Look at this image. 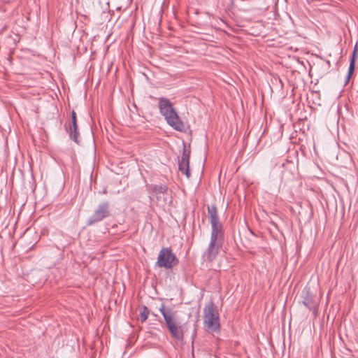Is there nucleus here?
Masks as SVG:
<instances>
[{"label": "nucleus", "mask_w": 358, "mask_h": 358, "mask_svg": "<svg viewBox=\"0 0 358 358\" xmlns=\"http://www.w3.org/2000/svg\"><path fill=\"white\" fill-rule=\"evenodd\" d=\"M208 216L211 225L210 243L202 255L204 261L213 262L220 252L224 242L223 226L220 222L218 210L215 204L207 206Z\"/></svg>", "instance_id": "1"}, {"label": "nucleus", "mask_w": 358, "mask_h": 358, "mask_svg": "<svg viewBox=\"0 0 358 358\" xmlns=\"http://www.w3.org/2000/svg\"><path fill=\"white\" fill-rule=\"evenodd\" d=\"M158 106L161 115L164 117L168 124L176 131H182L184 129V124L180 120L170 100L164 97L159 98Z\"/></svg>", "instance_id": "2"}, {"label": "nucleus", "mask_w": 358, "mask_h": 358, "mask_svg": "<svg viewBox=\"0 0 358 358\" xmlns=\"http://www.w3.org/2000/svg\"><path fill=\"white\" fill-rule=\"evenodd\" d=\"M159 310L163 315L167 329L171 336L177 341H182L184 338L182 327L177 324L175 318V313L171 308L165 307L162 304Z\"/></svg>", "instance_id": "3"}, {"label": "nucleus", "mask_w": 358, "mask_h": 358, "mask_svg": "<svg viewBox=\"0 0 358 358\" xmlns=\"http://www.w3.org/2000/svg\"><path fill=\"white\" fill-rule=\"evenodd\" d=\"M203 324L205 329L213 333L220 330L219 314L212 301L206 304L203 308Z\"/></svg>", "instance_id": "4"}, {"label": "nucleus", "mask_w": 358, "mask_h": 358, "mask_svg": "<svg viewBox=\"0 0 358 358\" xmlns=\"http://www.w3.org/2000/svg\"><path fill=\"white\" fill-rule=\"evenodd\" d=\"M179 260L170 247L162 248L158 254L155 266L165 269H171L177 266Z\"/></svg>", "instance_id": "5"}, {"label": "nucleus", "mask_w": 358, "mask_h": 358, "mask_svg": "<svg viewBox=\"0 0 358 358\" xmlns=\"http://www.w3.org/2000/svg\"><path fill=\"white\" fill-rule=\"evenodd\" d=\"M110 205L107 201L101 202L87 220V225L92 226L110 216Z\"/></svg>", "instance_id": "6"}, {"label": "nucleus", "mask_w": 358, "mask_h": 358, "mask_svg": "<svg viewBox=\"0 0 358 358\" xmlns=\"http://www.w3.org/2000/svg\"><path fill=\"white\" fill-rule=\"evenodd\" d=\"M301 298L302 303L316 315L318 310L319 303L317 301L315 296L312 293L310 287H306L302 290Z\"/></svg>", "instance_id": "7"}, {"label": "nucleus", "mask_w": 358, "mask_h": 358, "mask_svg": "<svg viewBox=\"0 0 358 358\" xmlns=\"http://www.w3.org/2000/svg\"><path fill=\"white\" fill-rule=\"evenodd\" d=\"M189 156L190 150H187L184 145V149L181 157L178 159V169L179 171L185 174L187 178L191 176L189 172Z\"/></svg>", "instance_id": "8"}, {"label": "nucleus", "mask_w": 358, "mask_h": 358, "mask_svg": "<svg viewBox=\"0 0 358 358\" xmlns=\"http://www.w3.org/2000/svg\"><path fill=\"white\" fill-rule=\"evenodd\" d=\"M66 130L69 134L70 138L77 144L79 143L80 133L78 131V127L77 124V117L76 113L74 110L71 112V123L69 127H66Z\"/></svg>", "instance_id": "9"}, {"label": "nucleus", "mask_w": 358, "mask_h": 358, "mask_svg": "<svg viewBox=\"0 0 358 358\" xmlns=\"http://www.w3.org/2000/svg\"><path fill=\"white\" fill-rule=\"evenodd\" d=\"M357 58H358V46H357V44H356L355 45L353 51H352V57L350 59V65H349V68H348V73L346 76L345 85H347L352 75L353 74V73L355 71V63H356V60Z\"/></svg>", "instance_id": "10"}, {"label": "nucleus", "mask_w": 358, "mask_h": 358, "mask_svg": "<svg viewBox=\"0 0 358 358\" xmlns=\"http://www.w3.org/2000/svg\"><path fill=\"white\" fill-rule=\"evenodd\" d=\"M148 190L155 194L157 199L159 198L158 195L161 194H166L168 192V187L166 185L163 184H151L147 185Z\"/></svg>", "instance_id": "11"}, {"label": "nucleus", "mask_w": 358, "mask_h": 358, "mask_svg": "<svg viewBox=\"0 0 358 358\" xmlns=\"http://www.w3.org/2000/svg\"><path fill=\"white\" fill-rule=\"evenodd\" d=\"M150 313L149 309L145 306H143L141 308L140 312V320L143 323L146 321Z\"/></svg>", "instance_id": "12"}]
</instances>
